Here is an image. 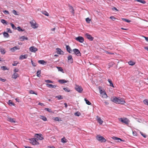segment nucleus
<instances>
[{"mask_svg":"<svg viewBox=\"0 0 148 148\" xmlns=\"http://www.w3.org/2000/svg\"><path fill=\"white\" fill-rule=\"evenodd\" d=\"M111 100L116 103L124 104L125 103V101L121 99H119L115 97H113V98H112Z\"/></svg>","mask_w":148,"mask_h":148,"instance_id":"f257e3e1","label":"nucleus"},{"mask_svg":"<svg viewBox=\"0 0 148 148\" xmlns=\"http://www.w3.org/2000/svg\"><path fill=\"white\" fill-rule=\"evenodd\" d=\"M119 120L122 123L126 125H128L130 122L128 119L125 118H121Z\"/></svg>","mask_w":148,"mask_h":148,"instance_id":"f03ea898","label":"nucleus"},{"mask_svg":"<svg viewBox=\"0 0 148 148\" xmlns=\"http://www.w3.org/2000/svg\"><path fill=\"white\" fill-rule=\"evenodd\" d=\"M75 89L78 92L81 93L83 90V89L81 86L77 85H75Z\"/></svg>","mask_w":148,"mask_h":148,"instance_id":"7ed1b4c3","label":"nucleus"},{"mask_svg":"<svg viewBox=\"0 0 148 148\" xmlns=\"http://www.w3.org/2000/svg\"><path fill=\"white\" fill-rule=\"evenodd\" d=\"M30 23L31 25V26L34 29L37 28L38 27V25L36 23L35 21H32L30 22Z\"/></svg>","mask_w":148,"mask_h":148,"instance_id":"20e7f679","label":"nucleus"},{"mask_svg":"<svg viewBox=\"0 0 148 148\" xmlns=\"http://www.w3.org/2000/svg\"><path fill=\"white\" fill-rule=\"evenodd\" d=\"M30 143L33 145H37L39 144L38 142V139L36 138H34L30 139Z\"/></svg>","mask_w":148,"mask_h":148,"instance_id":"39448f33","label":"nucleus"},{"mask_svg":"<svg viewBox=\"0 0 148 148\" xmlns=\"http://www.w3.org/2000/svg\"><path fill=\"white\" fill-rule=\"evenodd\" d=\"M97 139L101 142H105L106 141V139L104 138L100 135H97L96 136Z\"/></svg>","mask_w":148,"mask_h":148,"instance_id":"423d86ee","label":"nucleus"},{"mask_svg":"<svg viewBox=\"0 0 148 148\" xmlns=\"http://www.w3.org/2000/svg\"><path fill=\"white\" fill-rule=\"evenodd\" d=\"M77 41L81 43H83L84 41V38L82 36H79L76 37L75 39Z\"/></svg>","mask_w":148,"mask_h":148,"instance_id":"0eeeda50","label":"nucleus"},{"mask_svg":"<svg viewBox=\"0 0 148 148\" xmlns=\"http://www.w3.org/2000/svg\"><path fill=\"white\" fill-rule=\"evenodd\" d=\"M74 53L77 56H80L81 53L79 50L77 49H75L73 50Z\"/></svg>","mask_w":148,"mask_h":148,"instance_id":"6e6552de","label":"nucleus"},{"mask_svg":"<svg viewBox=\"0 0 148 148\" xmlns=\"http://www.w3.org/2000/svg\"><path fill=\"white\" fill-rule=\"evenodd\" d=\"M85 36L86 38L90 41H92L93 40V38L92 37L91 35L88 33H86L85 34Z\"/></svg>","mask_w":148,"mask_h":148,"instance_id":"1a4fd4ad","label":"nucleus"},{"mask_svg":"<svg viewBox=\"0 0 148 148\" xmlns=\"http://www.w3.org/2000/svg\"><path fill=\"white\" fill-rule=\"evenodd\" d=\"M19 77V75L16 72H14L12 76V78L14 79H16Z\"/></svg>","mask_w":148,"mask_h":148,"instance_id":"9d476101","label":"nucleus"},{"mask_svg":"<svg viewBox=\"0 0 148 148\" xmlns=\"http://www.w3.org/2000/svg\"><path fill=\"white\" fill-rule=\"evenodd\" d=\"M29 50L32 52H35L38 50V49L34 47H31L29 48Z\"/></svg>","mask_w":148,"mask_h":148,"instance_id":"9b49d317","label":"nucleus"},{"mask_svg":"<svg viewBox=\"0 0 148 148\" xmlns=\"http://www.w3.org/2000/svg\"><path fill=\"white\" fill-rule=\"evenodd\" d=\"M56 52L58 54L60 55H63L64 54L63 51H62L60 49L58 48L56 49Z\"/></svg>","mask_w":148,"mask_h":148,"instance_id":"f8f14e48","label":"nucleus"},{"mask_svg":"<svg viewBox=\"0 0 148 148\" xmlns=\"http://www.w3.org/2000/svg\"><path fill=\"white\" fill-rule=\"evenodd\" d=\"M36 137L37 138H38L39 140H42L44 139V138L42 137V135L41 134H36Z\"/></svg>","mask_w":148,"mask_h":148,"instance_id":"ddd939ff","label":"nucleus"},{"mask_svg":"<svg viewBox=\"0 0 148 148\" xmlns=\"http://www.w3.org/2000/svg\"><path fill=\"white\" fill-rule=\"evenodd\" d=\"M66 48L68 52L70 53H72L73 51L72 50L70 47L69 45H66Z\"/></svg>","mask_w":148,"mask_h":148,"instance_id":"4468645a","label":"nucleus"},{"mask_svg":"<svg viewBox=\"0 0 148 148\" xmlns=\"http://www.w3.org/2000/svg\"><path fill=\"white\" fill-rule=\"evenodd\" d=\"M15 120L14 119L11 118L10 117H8L7 119V120L8 121L13 123H15L16 122Z\"/></svg>","mask_w":148,"mask_h":148,"instance_id":"2eb2a0df","label":"nucleus"},{"mask_svg":"<svg viewBox=\"0 0 148 148\" xmlns=\"http://www.w3.org/2000/svg\"><path fill=\"white\" fill-rule=\"evenodd\" d=\"M97 119L98 122L100 124H102L103 122V121L101 119L100 117H99L98 116H97Z\"/></svg>","mask_w":148,"mask_h":148,"instance_id":"dca6fc26","label":"nucleus"},{"mask_svg":"<svg viewBox=\"0 0 148 148\" xmlns=\"http://www.w3.org/2000/svg\"><path fill=\"white\" fill-rule=\"evenodd\" d=\"M68 59L69 62H70L71 63L73 62V59L72 58V56L71 55H69L68 57Z\"/></svg>","mask_w":148,"mask_h":148,"instance_id":"f3484780","label":"nucleus"},{"mask_svg":"<svg viewBox=\"0 0 148 148\" xmlns=\"http://www.w3.org/2000/svg\"><path fill=\"white\" fill-rule=\"evenodd\" d=\"M100 94L101 96L103 98H107L108 97L106 94V93L105 92H103V93L101 94Z\"/></svg>","mask_w":148,"mask_h":148,"instance_id":"a211bd4d","label":"nucleus"},{"mask_svg":"<svg viewBox=\"0 0 148 148\" xmlns=\"http://www.w3.org/2000/svg\"><path fill=\"white\" fill-rule=\"evenodd\" d=\"M27 57V55H21L20 56L19 59L21 60H23L24 59H26Z\"/></svg>","mask_w":148,"mask_h":148,"instance_id":"6ab92c4d","label":"nucleus"},{"mask_svg":"<svg viewBox=\"0 0 148 148\" xmlns=\"http://www.w3.org/2000/svg\"><path fill=\"white\" fill-rule=\"evenodd\" d=\"M46 85L47 87H48L49 88L51 87V88H55L56 87V85H52L51 84H46Z\"/></svg>","mask_w":148,"mask_h":148,"instance_id":"aec40b11","label":"nucleus"},{"mask_svg":"<svg viewBox=\"0 0 148 148\" xmlns=\"http://www.w3.org/2000/svg\"><path fill=\"white\" fill-rule=\"evenodd\" d=\"M69 9L70 11L71 12L72 14H74V12L73 7L71 5H69Z\"/></svg>","mask_w":148,"mask_h":148,"instance_id":"412c9836","label":"nucleus"},{"mask_svg":"<svg viewBox=\"0 0 148 148\" xmlns=\"http://www.w3.org/2000/svg\"><path fill=\"white\" fill-rule=\"evenodd\" d=\"M19 49V48L18 47L15 46L12 48H11L10 49V50H11L12 52H14L16 49Z\"/></svg>","mask_w":148,"mask_h":148,"instance_id":"4be33fe9","label":"nucleus"},{"mask_svg":"<svg viewBox=\"0 0 148 148\" xmlns=\"http://www.w3.org/2000/svg\"><path fill=\"white\" fill-rule=\"evenodd\" d=\"M38 62L41 64H45L47 63V62L45 61L44 60H40L38 61Z\"/></svg>","mask_w":148,"mask_h":148,"instance_id":"5701e85b","label":"nucleus"},{"mask_svg":"<svg viewBox=\"0 0 148 148\" xmlns=\"http://www.w3.org/2000/svg\"><path fill=\"white\" fill-rule=\"evenodd\" d=\"M1 22L5 25H7L8 24V22L4 19H1Z\"/></svg>","mask_w":148,"mask_h":148,"instance_id":"b1692460","label":"nucleus"},{"mask_svg":"<svg viewBox=\"0 0 148 148\" xmlns=\"http://www.w3.org/2000/svg\"><path fill=\"white\" fill-rule=\"evenodd\" d=\"M58 82L60 83V84H63L65 83H66L67 82V81H66L65 79H61L60 80H58Z\"/></svg>","mask_w":148,"mask_h":148,"instance_id":"393cba45","label":"nucleus"},{"mask_svg":"<svg viewBox=\"0 0 148 148\" xmlns=\"http://www.w3.org/2000/svg\"><path fill=\"white\" fill-rule=\"evenodd\" d=\"M3 35L4 36V37H6V38H8L9 37V35L8 34V33L6 32H4L3 33Z\"/></svg>","mask_w":148,"mask_h":148,"instance_id":"a878e982","label":"nucleus"},{"mask_svg":"<svg viewBox=\"0 0 148 148\" xmlns=\"http://www.w3.org/2000/svg\"><path fill=\"white\" fill-rule=\"evenodd\" d=\"M56 67L58 69L59 71H60L62 73H64V71L62 67L58 66H57Z\"/></svg>","mask_w":148,"mask_h":148,"instance_id":"bb28decb","label":"nucleus"},{"mask_svg":"<svg viewBox=\"0 0 148 148\" xmlns=\"http://www.w3.org/2000/svg\"><path fill=\"white\" fill-rule=\"evenodd\" d=\"M0 51L1 53L2 54H4L5 53V50L3 48H1L0 49Z\"/></svg>","mask_w":148,"mask_h":148,"instance_id":"cd10ccee","label":"nucleus"},{"mask_svg":"<svg viewBox=\"0 0 148 148\" xmlns=\"http://www.w3.org/2000/svg\"><path fill=\"white\" fill-rule=\"evenodd\" d=\"M20 38L21 41H24L25 40H28V38L27 37H25L24 36L21 37Z\"/></svg>","mask_w":148,"mask_h":148,"instance_id":"c85d7f7f","label":"nucleus"},{"mask_svg":"<svg viewBox=\"0 0 148 148\" xmlns=\"http://www.w3.org/2000/svg\"><path fill=\"white\" fill-rule=\"evenodd\" d=\"M108 81L110 84V86L113 87H114L111 80L110 79H108Z\"/></svg>","mask_w":148,"mask_h":148,"instance_id":"c756f323","label":"nucleus"},{"mask_svg":"<svg viewBox=\"0 0 148 148\" xmlns=\"http://www.w3.org/2000/svg\"><path fill=\"white\" fill-rule=\"evenodd\" d=\"M8 104L10 106H14V104L13 102H12L11 100H9V101Z\"/></svg>","mask_w":148,"mask_h":148,"instance_id":"7c9ffc66","label":"nucleus"},{"mask_svg":"<svg viewBox=\"0 0 148 148\" xmlns=\"http://www.w3.org/2000/svg\"><path fill=\"white\" fill-rule=\"evenodd\" d=\"M40 118L41 119H42V120H43L44 121H46L47 120V118H46V117H45L44 116H41Z\"/></svg>","mask_w":148,"mask_h":148,"instance_id":"2f4dec72","label":"nucleus"},{"mask_svg":"<svg viewBox=\"0 0 148 148\" xmlns=\"http://www.w3.org/2000/svg\"><path fill=\"white\" fill-rule=\"evenodd\" d=\"M61 141L63 143H65L67 142V140L64 137L61 139Z\"/></svg>","mask_w":148,"mask_h":148,"instance_id":"473e14b6","label":"nucleus"},{"mask_svg":"<svg viewBox=\"0 0 148 148\" xmlns=\"http://www.w3.org/2000/svg\"><path fill=\"white\" fill-rule=\"evenodd\" d=\"M129 64L130 65L133 66L135 64V63L132 61H130L128 62Z\"/></svg>","mask_w":148,"mask_h":148,"instance_id":"72a5a7b5","label":"nucleus"},{"mask_svg":"<svg viewBox=\"0 0 148 148\" xmlns=\"http://www.w3.org/2000/svg\"><path fill=\"white\" fill-rule=\"evenodd\" d=\"M138 2H140L143 4H145L146 3V2L143 0H135Z\"/></svg>","mask_w":148,"mask_h":148,"instance_id":"f704fd0d","label":"nucleus"},{"mask_svg":"<svg viewBox=\"0 0 148 148\" xmlns=\"http://www.w3.org/2000/svg\"><path fill=\"white\" fill-rule=\"evenodd\" d=\"M84 100L85 101L86 103L88 105H90L91 104L90 102L88 100H87L86 98H85L84 99Z\"/></svg>","mask_w":148,"mask_h":148,"instance_id":"c9c22d12","label":"nucleus"},{"mask_svg":"<svg viewBox=\"0 0 148 148\" xmlns=\"http://www.w3.org/2000/svg\"><path fill=\"white\" fill-rule=\"evenodd\" d=\"M55 97L58 98V99H63L62 97L60 95H59L57 96H56Z\"/></svg>","mask_w":148,"mask_h":148,"instance_id":"e433bc0d","label":"nucleus"},{"mask_svg":"<svg viewBox=\"0 0 148 148\" xmlns=\"http://www.w3.org/2000/svg\"><path fill=\"white\" fill-rule=\"evenodd\" d=\"M99 89L100 94L103 93V92H105L104 90H103L101 89V88L100 86H99Z\"/></svg>","mask_w":148,"mask_h":148,"instance_id":"4c0bfd02","label":"nucleus"},{"mask_svg":"<svg viewBox=\"0 0 148 148\" xmlns=\"http://www.w3.org/2000/svg\"><path fill=\"white\" fill-rule=\"evenodd\" d=\"M63 89L65 91L67 92H69L70 91V90L68 88H64Z\"/></svg>","mask_w":148,"mask_h":148,"instance_id":"58836bf2","label":"nucleus"},{"mask_svg":"<svg viewBox=\"0 0 148 148\" xmlns=\"http://www.w3.org/2000/svg\"><path fill=\"white\" fill-rule=\"evenodd\" d=\"M143 102L145 104L148 106V100L146 99L143 101Z\"/></svg>","mask_w":148,"mask_h":148,"instance_id":"ea45409f","label":"nucleus"},{"mask_svg":"<svg viewBox=\"0 0 148 148\" xmlns=\"http://www.w3.org/2000/svg\"><path fill=\"white\" fill-rule=\"evenodd\" d=\"M1 68L4 71L5 70H8V69L5 66H1Z\"/></svg>","mask_w":148,"mask_h":148,"instance_id":"a19ab883","label":"nucleus"},{"mask_svg":"<svg viewBox=\"0 0 148 148\" xmlns=\"http://www.w3.org/2000/svg\"><path fill=\"white\" fill-rule=\"evenodd\" d=\"M10 24L11 25V26L12 28V29H16V28L15 27V26H14V25L12 23H10Z\"/></svg>","mask_w":148,"mask_h":148,"instance_id":"79ce46f5","label":"nucleus"},{"mask_svg":"<svg viewBox=\"0 0 148 148\" xmlns=\"http://www.w3.org/2000/svg\"><path fill=\"white\" fill-rule=\"evenodd\" d=\"M121 19L123 21L127 22L128 23V22H130L131 21H130L129 20L127 19H125V18H122Z\"/></svg>","mask_w":148,"mask_h":148,"instance_id":"37998d69","label":"nucleus"},{"mask_svg":"<svg viewBox=\"0 0 148 148\" xmlns=\"http://www.w3.org/2000/svg\"><path fill=\"white\" fill-rule=\"evenodd\" d=\"M45 110H47V111H48L49 112H51V113H52V111L51 109H49V108H45Z\"/></svg>","mask_w":148,"mask_h":148,"instance_id":"c03bdc74","label":"nucleus"},{"mask_svg":"<svg viewBox=\"0 0 148 148\" xmlns=\"http://www.w3.org/2000/svg\"><path fill=\"white\" fill-rule=\"evenodd\" d=\"M6 31L10 33H12V31L9 28H7Z\"/></svg>","mask_w":148,"mask_h":148,"instance_id":"a18cd8bd","label":"nucleus"},{"mask_svg":"<svg viewBox=\"0 0 148 148\" xmlns=\"http://www.w3.org/2000/svg\"><path fill=\"white\" fill-rule=\"evenodd\" d=\"M45 82L47 83H53V82L49 80H45Z\"/></svg>","mask_w":148,"mask_h":148,"instance_id":"49530a36","label":"nucleus"},{"mask_svg":"<svg viewBox=\"0 0 148 148\" xmlns=\"http://www.w3.org/2000/svg\"><path fill=\"white\" fill-rule=\"evenodd\" d=\"M41 73V71L40 70H38L37 71V76L38 77H39L40 76V75Z\"/></svg>","mask_w":148,"mask_h":148,"instance_id":"de8ad7c7","label":"nucleus"},{"mask_svg":"<svg viewBox=\"0 0 148 148\" xmlns=\"http://www.w3.org/2000/svg\"><path fill=\"white\" fill-rule=\"evenodd\" d=\"M110 18L112 19L113 21H114L115 19H117V18L112 16H110Z\"/></svg>","mask_w":148,"mask_h":148,"instance_id":"09e8293b","label":"nucleus"},{"mask_svg":"<svg viewBox=\"0 0 148 148\" xmlns=\"http://www.w3.org/2000/svg\"><path fill=\"white\" fill-rule=\"evenodd\" d=\"M42 14L46 16H49V14L45 11L43 12Z\"/></svg>","mask_w":148,"mask_h":148,"instance_id":"8fccbe9b","label":"nucleus"},{"mask_svg":"<svg viewBox=\"0 0 148 148\" xmlns=\"http://www.w3.org/2000/svg\"><path fill=\"white\" fill-rule=\"evenodd\" d=\"M75 115L76 116H79L81 115V114L79 112H77L75 113Z\"/></svg>","mask_w":148,"mask_h":148,"instance_id":"3c124183","label":"nucleus"},{"mask_svg":"<svg viewBox=\"0 0 148 148\" xmlns=\"http://www.w3.org/2000/svg\"><path fill=\"white\" fill-rule=\"evenodd\" d=\"M3 12L5 14H9V12L7 10H4L3 11Z\"/></svg>","mask_w":148,"mask_h":148,"instance_id":"603ef678","label":"nucleus"},{"mask_svg":"<svg viewBox=\"0 0 148 148\" xmlns=\"http://www.w3.org/2000/svg\"><path fill=\"white\" fill-rule=\"evenodd\" d=\"M113 138L115 140H119L120 141H121L122 140L120 138H118L116 137H114Z\"/></svg>","mask_w":148,"mask_h":148,"instance_id":"864d4df0","label":"nucleus"},{"mask_svg":"<svg viewBox=\"0 0 148 148\" xmlns=\"http://www.w3.org/2000/svg\"><path fill=\"white\" fill-rule=\"evenodd\" d=\"M86 21L88 23H90V19L88 18H87L86 19Z\"/></svg>","mask_w":148,"mask_h":148,"instance_id":"5fc2aeb1","label":"nucleus"},{"mask_svg":"<svg viewBox=\"0 0 148 148\" xmlns=\"http://www.w3.org/2000/svg\"><path fill=\"white\" fill-rule=\"evenodd\" d=\"M17 29L19 31H24L20 27H18Z\"/></svg>","mask_w":148,"mask_h":148,"instance_id":"6e6d98bb","label":"nucleus"},{"mask_svg":"<svg viewBox=\"0 0 148 148\" xmlns=\"http://www.w3.org/2000/svg\"><path fill=\"white\" fill-rule=\"evenodd\" d=\"M31 63L32 65L34 66H36V64L33 62L32 60H31Z\"/></svg>","mask_w":148,"mask_h":148,"instance_id":"4d7b16f0","label":"nucleus"},{"mask_svg":"<svg viewBox=\"0 0 148 148\" xmlns=\"http://www.w3.org/2000/svg\"><path fill=\"white\" fill-rule=\"evenodd\" d=\"M29 93L30 94H35L37 95V94L36 93H35L33 90H31L29 91Z\"/></svg>","mask_w":148,"mask_h":148,"instance_id":"13d9d810","label":"nucleus"},{"mask_svg":"<svg viewBox=\"0 0 148 148\" xmlns=\"http://www.w3.org/2000/svg\"><path fill=\"white\" fill-rule=\"evenodd\" d=\"M54 120L55 121H61L60 119L58 117H56L54 119Z\"/></svg>","mask_w":148,"mask_h":148,"instance_id":"bf43d9fd","label":"nucleus"},{"mask_svg":"<svg viewBox=\"0 0 148 148\" xmlns=\"http://www.w3.org/2000/svg\"><path fill=\"white\" fill-rule=\"evenodd\" d=\"M18 64V63L16 61H14L12 65L13 66H16Z\"/></svg>","mask_w":148,"mask_h":148,"instance_id":"052dcab7","label":"nucleus"},{"mask_svg":"<svg viewBox=\"0 0 148 148\" xmlns=\"http://www.w3.org/2000/svg\"><path fill=\"white\" fill-rule=\"evenodd\" d=\"M12 12L13 14H14L15 15H17V14L16 11L15 10H13L12 11Z\"/></svg>","mask_w":148,"mask_h":148,"instance_id":"680f3d73","label":"nucleus"},{"mask_svg":"<svg viewBox=\"0 0 148 148\" xmlns=\"http://www.w3.org/2000/svg\"><path fill=\"white\" fill-rule=\"evenodd\" d=\"M18 69H15L14 70V72H16V73L17 72H18Z\"/></svg>","mask_w":148,"mask_h":148,"instance_id":"e2e57ef3","label":"nucleus"},{"mask_svg":"<svg viewBox=\"0 0 148 148\" xmlns=\"http://www.w3.org/2000/svg\"><path fill=\"white\" fill-rule=\"evenodd\" d=\"M0 80L1 81L3 82H5L6 81V79L0 78Z\"/></svg>","mask_w":148,"mask_h":148,"instance_id":"0e129e2a","label":"nucleus"},{"mask_svg":"<svg viewBox=\"0 0 148 148\" xmlns=\"http://www.w3.org/2000/svg\"><path fill=\"white\" fill-rule=\"evenodd\" d=\"M38 105H40L42 106H44V104L43 103H38Z\"/></svg>","mask_w":148,"mask_h":148,"instance_id":"69168bd1","label":"nucleus"},{"mask_svg":"<svg viewBox=\"0 0 148 148\" xmlns=\"http://www.w3.org/2000/svg\"><path fill=\"white\" fill-rule=\"evenodd\" d=\"M133 134L134 136H137V133L135 132H133Z\"/></svg>","mask_w":148,"mask_h":148,"instance_id":"338daca9","label":"nucleus"},{"mask_svg":"<svg viewBox=\"0 0 148 148\" xmlns=\"http://www.w3.org/2000/svg\"><path fill=\"white\" fill-rule=\"evenodd\" d=\"M25 148H32V147H31L28 146H25Z\"/></svg>","mask_w":148,"mask_h":148,"instance_id":"774afa93","label":"nucleus"}]
</instances>
